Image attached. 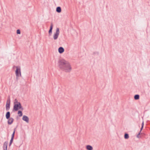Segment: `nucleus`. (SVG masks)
<instances>
[{
	"label": "nucleus",
	"instance_id": "nucleus-1",
	"mask_svg": "<svg viewBox=\"0 0 150 150\" xmlns=\"http://www.w3.org/2000/svg\"><path fill=\"white\" fill-rule=\"evenodd\" d=\"M59 68L62 70L66 72H70L71 70V67L69 63L64 59H61L58 62Z\"/></svg>",
	"mask_w": 150,
	"mask_h": 150
},
{
	"label": "nucleus",
	"instance_id": "nucleus-2",
	"mask_svg": "<svg viewBox=\"0 0 150 150\" xmlns=\"http://www.w3.org/2000/svg\"><path fill=\"white\" fill-rule=\"evenodd\" d=\"M19 109H21L22 110H23L21 103H18V104L14 103L13 111H17Z\"/></svg>",
	"mask_w": 150,
	"mask_h": 150
},
{
	"label": "nucleus",
	"instance_id": "nucleus-3",
	"mask_svg": "<svg viewBox=\"0 0 150 150\" xmlns=\"http://www.w3.org/2000/svg\"><path fill=\"white\" fill-rule=\"evenodd\" d=\"M16 70L15 71V73L16 76V79H17L18 77L19 76H21V74L20 67H18V66H16Z\"/></svg>",
	"mask_w": 150,
	"mask_h": 150
},
{
	"label": "nucleus",
	"instance_id": "nucleus-4",
	"mask_svg": "<svg viewBox=\"0 0 150 150\" xmlns=\"http://www.w3.org/2000/svg\"><path fill=\"white\" fill-rule=\"evenodd\" d=\"M59 32V28H57L56 29V32L54 33L53 36V38L54 40H56L57 39Z\"/></svg>",
	"mask_w": 150,
	"mask_h": 150
},
{
	"label": "nucleus",
	"instance_id": "nucleus-5",
	"mask_svg": "<svg viewBox=\"0 0 150 150\" xmlns=\"http://www.w3.org/2000/svg\"><path fill=\"white\" fill-rule=\"evenodd\" d=\"M10 100L9 98H8L7 100L6 108V110L8 111L9 110L10 108Z\"/></svg>",
	"mask_w": 150,
	"mask_h": 150
},
{
	"label": "nucleus",
	"instance_id": "nucleus-6",
	"mask_svg": "<svg viewBox=\"0 0 150 150\" xmlns=\"http://www.w3.org/2000/svg\"><path fill=\"white\" fill-rule=\"evenodd\" d=\"M22 120L27 123H28L29 122V118L26 115H24L22 117Z\"/></svg>",
	"mask_w": 150,
	"mask_h": 150
},
{
	"label": "nucleus",
	"instance_id": "nucleus-7",
	"mask_svg": "<svg viewBox=\"0 0 150 150\" xmlns=\"http://www.w3.org/2000/svg\"><path fill=\"white\" fill-rule=\"evenodd\" d=\"M8 144V142H5L3 146V149L4 150H7V147Z\"/></svg>",
	"mask_w": 150,
	"mask_h": 150
},
{
	"label": "nucleus",
	"instance_id": "nucleus-8",
	"mask_svg": "<svg viewBox=\"0 0 150 150\" xmlns=\"http://www.w3.org/2000/svg\"><path fill=\"white\" fill-rule=\"evenodd\" d=\"M8 120V124L9 125H11L13 123L14 120L13 119L12 117H11Z\"/></svg>",
	"mask_w": 150,
	"mask_h": 150
},
{
	"label": "nucleus",
	"instance_id": "nucleus-9",
	"mask_svg": "<svg viewBox=\"0 0 150 150\" xmlns=\"http://www.w3.org/2000/svg\"><path fill=\"white\" fill-rule=\"evenodd\" d=\"M58 50L59 53L62 54L64 52V50L63 47H60L58 48Z\"/></svg>",
	"mask_w": 150,
	"mask_h": 150
},
{
	"label": "nucleus",
	"instance_id": "nucleus-10",
	"mask_svg": "<svg viewBox=\"0 0 150 150\" xmlns=\"http://www.w3.org/2000/svg\"><path fill=\"white\" fill-rule=\"evenodd\" d=\"M10 117V113L9 111H8L6 112V119H8L11 118Z\"/></svg>",
	"mask_w": 150,
	"mask_h": 150
},
{
	"label": "nucleus",
	"instance_id": "nucleus-11",
	"mask_svg": "<svg viewBox=\"0 0 150 150\" xmlns=\"http://www.w3.org/2000/svg\"><path fill=\"white\" fill-rule=\"evenodd\" d=\"M86 149L88 150H92L93 148L91 145H87L86 146Z\"/></svg>",
	"mask_w": 150,
	"mask_h": 150
},
{
	"label": "nucleus",
	"instance_id": "nucleus-12",
	"mask_svg": "<svg viewBox=\"0 0 150 150\" xmlns=\"http://www.w3.org/2000/svg\"><path fill=\"white\" fill-rule=\"evenodd\" d=\"M56 11L58 13H60L61 12V7L58 6L56 8Z\"/></svg>",
	"mask_w": 150,
	"mask_h": 150
},
{
	"label": "nucleus",
	"instance_id": "nucleus-13",
	"mask_svg": "<svg viewBox=\"0 0 150 150\" xmlns=\"http://www.w3.org/2000/svg\"><path fill=\"white\" fill-rule=\"evenodd\" d=\"M134 99L135 100H137L139 98V96L138 94H136L134 96Z\"/></svg>",
	"mask_w": 150,
	"mask_h": 150
},
{
	"label": "nucleus",
	"instance_id": "nucleus-14",
	"mask_svg": "<svg viewBox=\"0 0 150 150\" xmlns=\"http://www.w3.org/2000/svg\"><path fill=\"white\" fill-rule=\"evenodd\" d=\"M18 115L19 117H21L23 115L22 112L21 110H19L18 112Z\"/></svg>",
	"mask_w": 150,
	"mask_h": 150
},
{
	"label": "nucleus",
	"instance_id": "nucleus-15",
	"mask_svg": "<svg viewBox=\"0 0 150 150\" xmlns=\"http://www.w3.org/2000/svg\"><path fill=\"white\" fill-rule=\"evenodd\" d=\"M129 138V135L128 134L125 133L124 134V138L126 139H128Z\"/></svg>",
	"mask_w": 150,
	"mask_h": 150
},
{
	"label": "nucleus",
	"instance_id": "nucleus-16",
	"mask_svg": "<svg viewBox=\"0 0 150 150\" xmlns=\"http://www.w3.org/2000/svg\"><path fill=\"white\" fill-rule=\"evenodd\" d=\"M49 34L50 35H51L52 34V30L49 29L48 31Z\"/></svg>",
	"mask_w": 150,
	"mask_h": 150
},
{
	"label": "nucleus",
	"instance_id": "nucleus-17",
	"mask_svg": "<svg viewBox=\"0 0 150 150\" xmlns=\"http://www.w3.org/2000/svg\"><path fill=\"white\" fill-rule=\"evenodd\" d=\"M53 28V24L52 23L51 24V25H50V29L52 30Z\"/></svg>",
	"mask_w": 150,
	"mask_h": 150
},
{
	"label": "nucleus",
	"instance_id": "nucleus-18",
	"mask_svg": "<svg viewBox=\"0 0 150 150\" xmlns=\"http://www.w3.org/2000/svg\"><path fill=\"white\" fill-rule=\"evenodd\" d=\"M17 34H21V31L19 29H18L16 31Z\"/></svg>",
	"mask_w": 150,
	"mask_h": 150
},
{
	"label": "nucleus",
	"instance_id": "nucleus-19",
	"mask_svg": "<svg viewBox=\"0 0 150 150\" xmlns=\"http://www.w3.org/2000/svg\"><path fill=\"white\" fill-rule=\"evenodd\" d=\"M18 103H20V102H18V100L16 99H15V102L14 103L18 104Z\"/></svg>",
	"mask_w": 150,
	"mask_h": 150
},
{
	"label": "nucleus",
	"instance_id": "nucleus-20",
	"mask_svg": "<svg viewBox=\"0 0 150 150\" xmlns=\"http://www.w3.org/2000/svg\"><path fill=\"white\" fill-rule=\"evenodd\" d=\"M14 135H15V134H14V133H12V135H11V138H14Z\"/></svg>",
	"mask_w": 150,
	"mask_h": 150
},
{
	"label": "nucleus",
	"instance_id": "nucleus-21",
	"mask_svg": "<svg viewBox=\"0 0 150 150\" xmlns=\"http://www.w3.org/2000/svg\"><path fill=\"white\" fill-rule=\"evenodd\" d=\"M14 138H11V139L10 140V142H13Z\"/></svg>",
	"mask_w": 150,
	"mask_h": 150
},
{
	"label": "nucleus",
	"instance_id": "nucleus-22",
	"mask_svg": "<svg viewBox=\"0 0 150 150\" xmlns=\"http://www.w3.org/2000/svg\"><path fill=\"white\" fill-rule=\"evenodd\" d=\"M139 134H137V137L138 138H140L141 137L140 136H139Z\"/></svg>",
	"mask_w": 150,
	"mask_h": 150
},
{
	"label": "nucleus",
	"instance_id": "nucleus-23",
	"mask_svg": "<svg viewBox=\"0 0 150 150\" xmlns=\"http://www.w3.org/2000/svg\"><path fill=\"white\" fill-rule=\"evenodd\" d=\"M94 54H97L98 55L99 52H95L93 53Z\"/></svg>",
	"mask_w": 150,
	"mask_h": 150
},
{
	"label": "nucleus",
	"instance_id": "nucleus-24",
	"mask_svg": "<svg viewBox=\"0 0 150 150\" xmlns=\"http://www.w3.org/2000/svg\"><path fill=\"white\" fill-rule=\"evenodd\" d=\"M144 122L143 121L142 123V127H144Z\"/></svg>",
	"mask_w": 150,
	"mask_h": 150
},
{
	"label": "nucleus",
	"instance_id": "nucleus-25",
	"mask_svg": "<svg viewBox=\"0 0 150 150\" xmlns=\"http://www.w3.org/2000/svg\"><path fill=\"white\" fill-rule=\"evenodd\" d=\"M15 131H16V128H15L14 129V130H13V133L15 134Z\"/></svg>",
	"mask_w": 150,
	"mask_h": 150
},
{
	"label": "nucleus",
	"instance_id": "nucleus-26",
	"mask_svg": "<svg viewBox=\"0 0 150 150\" xmlns=\"http://www.w3.org/2000/svg\"><path fill=\"white\" fill-rule=\"evenodd\" d=\"M143 128V127H141V128L140 129V130L141 131H142V130Z\"/></svg>",
	"mask_w": 150,
	"mask_h": 150
},
{
	"label": "nucleus",
	"instance_id": "nucleus-27",
	"mask_svg": "<svg viewBox=\"0 0 150 150\" xmlns=\"http://www.w3.org/2000/svg\"><path fill=\"white\" fill-rule=\"evenodd\" d=\"M141 132V131L140 130L139 131V132L138 134H140Z\"/></svg>",
	"mask_w": 150,
	"mask_h": 150
},
{
	"label": "nucleus",
	"instance_id": "nucleus-28",
	"mask_svg": "<svg viewBox=\"0 0 150 150\" xmlns=\"http://www.w3.org/2000/svg\"><path fill=\"white\" fill-rule=\"evenodd\" d=\"M11 144H10L9 143V146H10L11 145Z\"/></svg>",
	"mask_w": 150,
	"mask_h": 150
},
{
	"label": "nucleus",
	"instance_id": "nucleus-29",
	"mask_svg": "<svg viewBox=\"0 0 150 150\" xmlns=\"http://www.w3.org/2000/svg\"><path fill=\"white\" fill-rule=\"evenodd\" d=\"M10 143V144H12V142H10V143Z\"/></svg>",
	"mask_w": 150,
	"mask_h": 150
}]
</instances>
